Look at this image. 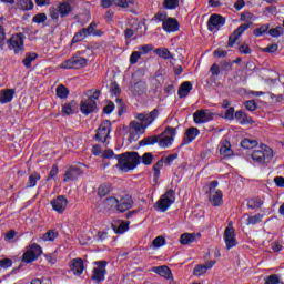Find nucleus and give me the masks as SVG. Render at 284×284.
Instances as JSON below:
<instances>
[{
  "label": "nucleus",
  "mask_w": 284,
  "mask_h": 284,
  "mask_svg": "<svg viewBox=\"0 0 284 284\" xmlns=\"http://www.w3.org/2000/svg\"><path fill=\"white\" fill-rule=\"evenodd\" d=\"M133 91H135L136 94H141V92H144V91H145V83H143V82H136V83L133 85Z\"/></svg>",
  "instance_id": "052dcab7"
},
{
  "label": "nucleus",
  "mask_w": 284,
  "mask_h": 284,
  "mask_svg": "<svg viewBox=\"0 0 284 284\" xmlns=\"http://www.w3.org/2000/svg\"><path fill=\"white\" fill-rule=\"evenodd\" d=\"M209 201L213 207H219V205H223V192L220 191L217 193H212L209 195Z\"/></svg>",
  "instance_id": "a878e982"
},
{
  "label": "nucleus",
  "mask_w": 284,
  "mask_h": 284,
  "mask_svg": "<svg viewBox=\"0 0 284 284\" xmlns=\"http://www.w3.org/2000/svg\"><path fill=\"white\" fill-rule=\"evenodd\" d=\"M59 236V231L57 230H49L47 233L42 235V241H54Z\"/></svg>",
  "instance_id": "f704fd0d"
},
{
  "label": "nucleus",
  "mask_w": 284,
  "mask_h": 284,
  "mask_svg": "<svg viewBox=\"0 0 284 284\" xmlns=\"http://www.w3.org/2000/svg\"><path fill=\"white\" fill-rule=\"evenodd\" d=\"M274 156V151L265 144L260 145V150H255L252 153V159L255 163H265V161H271Z\"/></svg>",
  "instance_id": "0eeeda50"
},
{
  "label": "nucleus",
  "mask_w": 284,
  "mask_h": 284,
  "mask_svg": "<svg viewBox=\"0 0 284 284\" xmlns=\"http://www.w3.org/2000/svg\"><path fill=\"white\" fill-rule=\"evenodd\" d=\"M0 267H12V260L10 258H2L0 260Z\"/></svg>",
  "instance_id": "338daca9"
},
{
  "label": "nucleus",
  "mask_w": 284,
  "mask_h": 284,
  "mask_svg": "<svg viewBox=\"0 0 284 284\" xmlns=\"http://www.w3.org/2000/svg\"><path fill=\"white\" fill-rule=\"evenodd\" d=\"M104 207L106 210H119V200L116 197H106L104 200Z\"/></svg>",
  "instance_id": "2f4dec72"
},
{
  "label": "nucleus",
  "mask_w": 284,
  "mask_h": 284,
  "mask_svg": "<svg viewBox=\"0 0 284 284\" xmlns=\"http://www.w3.org/2000/svg\"><path fill=\"white\" fill-rule=\"evenodd\" d=\"M232 145L230 144L229 141L222 142V145L220 148V154L221 156H224V159H227V156H232Z\"/></svg>",
  "instance_id": "c85d7f7f"
},
{
  "label": "nucleus",
  "mask_w": 284,
  "mask_h": 284,
  "mask_svg": "<svg viewBox=\"0 0 284 284\" xmlns=\"http://www.w3.org/2000/svg\"><path fill=\"white\" fill-rule=\"evenodd\" d=\"M73 104H74V102L64 104L62 106L63 114H74V109H72Z\"/></svg>",
  "instance_id": "bf43d9fd"
},
{
  "label": "nucleus",
  "mask_w": 284,
  "mask_h": 284,
  "mask_svg": "<svg viewBox=\"0 0 284 284\" xmlns=\"http://www.w3.org/2000/svg\"><path fill=\"white\" fill-rule=\"evenodd\" d=\"M97 22H91L88 28H83V32L87 34V37H103V31L97 30Z\"/></svg>",
  "instance_id": "5701e85b"
},
{
  "label": "nucleus",
  "mask_w": 284,
  "mask_h": 284,
  "mask_svg": "<svg viewBox=\"0 0 284 284\" xmlns=\"http://www.w3.org/2000/svg\"><path fill=\"white\" fill-rule=\"evenodd\" d=\"M158 141H159L158 135L149 136V138H144L142 141H140V145H154V143H158Z\"/></svg>",
  "instance_id": "ea45409f"
},
{
  "label": "nucleus",
  "mask_w": 284,
  "mask_h": 284,
  "mask_svg": "<svg viewBox=\"0 0 284 284\" xmlns=\"http://www.w3.org/2000/svg\"><path fill=\"white\" fill-rule=\"evenodd\" d=\"M165 245V237L158 236L153 240V247H163Z\"/></svg>",
  "instance_id": "4d7b16f0"
},
{
  "label": "nucleus",
  "mask_w": 284,
  "mask_h": 284,
  "mask_svg": "<svg viewBox=\"0 0 284 284\" xmlns=\"http://www.w3.org/2000/svg\"><path fill=\"white\" fill-rule=\"evenodd\" d=\"M16 91L13 89H7L0 91V103H10L14 99Z\"/></svg>",
  "instance_id": "b1692460"
},
{
  "label": "nucleus",
  "mask_w": 284,
  "mask_h": 284,
  "mask_svg": "<svg viewBox=\"0 0 284 284\" xmlns=\"http://www.w3.org/2000/svg\"><path fill=\"white\" fill-rule=\"evenodd\" d=\"M194 241H196L195 233H184L180 237V243L182 245H190V243H194Z\"/></svg>",
  "instance_id": "7c9ffc66"
},
{
  "label": "nucleus",
  "mask_w": 284,
  "mask_h": 284,
  "mask_svg": "<svg viewBox=\"0 0 284 284\" xmlns=\"http://www.w3.org/2000/svg\"><path fill=\"white\" fill-rule=\"evenodd\" d=\"M278 51V44L273 43L262 49V52H267L268 54H274V52Z\"/></svg>",
  "instance_id": "3c124183"
},
{
  "label": "nucleus",
  "mask_w": 284,
  "mask_h": 284,
  "mask_svg": "<svg viewBox=\"0 0 284 284\" xmlns=\"http://www.w3.org/2000/svg\"><path fill=\"white\" fill-rule=\"evenodd\" d=\"M278 283H281V278L276 274L270 275L265 278V284H278Z\"/></svg>",
  "instance_id": "09e8293b"
},
{
  "label": "nucleus",
  "mask_w": 284,
  "mask_h": 284,
  "mask_svg": "<svg viewBox=\"0 0 284 284\" xmlns=\"http://www.w3.org/2000/svg\"><path fill=\"white\" fill-rule=\"evenodd\" d=\"M250 28V24H241L234 32L229 37V48H234V43L241 39V34Z\"/></svg>",
  "instance_id": "f3484780"
},
{
  "label": "nucleus",
  "mask_w": 284,
  "mask_h": 284,
  "mask_svg": "<svg viewBox=\"0 0 284 284\" xmlns=\"http://www.w3.org/2000/svg\"><path fill=\"white\" fill-rule=\"evenodd\" d=\"M69 267L75 276H81V274H83V270H85L83 260L79 257L71 260Z\"/></svg>",
  "instance_id": "a211bd4d"
},
{
  "label": "nucleus",
  "mask_w": 284,
  "mask_h": 284,
  "mask_svg": "<svg viewBox=\"0 0 284 284\" xmlns=\"http://www.w3.org/2000/svg\"><path fill=\"white\" fill-rule=\"evenodd\" d=\"M192 92V82H183L178 91L180 99H185Z\"/></svg>",
  "instance_id": "cd10ccee"
},
{
  "label": "nucleus",
  "mask_w": 284,
  "mask_h": 284,
  "mask_svg": "<svg viewBox=\"0 0 284 284\" xmlns=\"http://www.w3.org/2000/svg\"><path fill=\"white\" fill-rule=\"evenodd\" d=\"M38 57L39 55L37 53H27L26 58L22 60L24 68H31L32 61H37Z\"/></svg>",
  "instance_id": "72a5a7b5"
},
{
  "label": "nucleus",
  "mask_w": 284,
  "mask_h": 284,
  "mask_svg": "<svg viewBox=\"0 0 284 284\" xmlns=\"http://www.w3.org/2000/svg\"><path fill=\"white\" fill-rule=\"evenodd\" d=\"M115 159L118 160L116 168L121 172H130V170H134L141 163V156L138 152H126L115 155Z\"/></svg>",
  "instance_id": "f03ea898"
},
{
  "label": "nucleus",
  "mask_w": 284,
  "mask_h": 284,
  "mask_svg": "<svg viewBox=\"0 0 284 284\" xmlns=\"http://www.w3.org/2000/svg\"><path fill=\"white\" fill-rule=\"evenodd\" d=\"M51 205L52 209L58 212V214H63V212H65V207H68V199H65L63 195H60L51 201Z\"/></svg>",
  "instance_id": "dca6fc26"
},
{
  "label": "nucleus",
  "mask_w": 284,
  "mask_h": 284,
  "mask_svg": "<svg viewBox=\"0 0 284 284\" xmlns=\"http://www.w3.org/2000/svg\"><path fill=\"white\" fill-rule=\"evenodd\" d=\"M110 184H102L99 186L98 189V194L99 196H108V194H110Z\"/></svg>",
  "instance_id": "79ce46f5"
},
{
  "label": "nucleus",
  "mask_w": 284,
  "mask_h": 284,
  "mask_svg": "<svg viewBox=\"0 0 284 284\" xmlns=\"http://www.w3.org/2000/svg\"><path fill=\"white\" fill-rule=\"evenodd\" d=\"M59 12L60 17L64 19V17H68L72 13V0H67L64 2H61L59 6Z\"/></svg>",
  "instance_id": "4be33fe9"
},
{
  "label": "nucleus",
  "mask_w": 284,
  "mask_h": 284,
  "mask_svg": "<svg viewBox=\"0 0 284 284\" xmlns=\"http://www.w3.org/2000/svg\"><path fill=\"white\" fill-rule=\"evenodd\" d=\"M235 119L242 125H247L248 123H252V118L247 116V113H245L243 111H237L235 113Z\"/></svg>",
  "instance_id": "c756f323"
},
{
  "label": "nucleus",
  "mask_w": 284,
  "mask_h": 284,
  "mask_svg": "<svg viewBox=\"0 0 284 284\" xmlns=\"http://www.w3.org/2000/svg\"><path fill=\"white\" fill-rule=\"evenodd\" d=\"M152 272L159 274V276H163V278H172V271L168 266H155L152 268Z\"/></svg>",
  "instance_id": "393cba45"
},
{
  "label": "nucleus",
  "mask_w": 284,
  "mask_h": 284,
  "mask_svg": "<svg viewBox=\"0 0 284 284\" xmlns=\"http://www.w3.org/2000/svg\"><path fill=\"white\" fill-rule=\"evenodd\" d=\"M48 16L45 13H38L33 17V23H45Z\"/></svg>",
  "instance_id": "8fccbe9b"
},
{
  "label": "nucleus",
  "mask_w": 284,
  "mask_h": 284,
  "mask_svg": "<svg viewBox=\"0 0 284 284\" xmlns=\"http://www.w3.org/2000/svg\"><path fill=\"white\" fill-rule=\"evenodd\" d=\"M225 26V18L219 14H212L207 22V28L210 32H219L221 28Z\"/></svg>",
  "instance_id": "ddd939ff"
},
{
  "label": "nucleus",
  "mask_w": 284,
  "mask_h": 284,
  "mask_svg": "<svg viewBox=\"0 0 284 284\" xmlns=\"http://www.w3.org/2000/svg\"><path fill=\"white\" fill-rule=\"evenodd\" d=\"M85 37H88L85 34V32H83V29H81L78 33H75V36L73 37V41H83V39H85Z\"/></svg>",
  "instance_id": "0e129e2a"
},
{
  "label": "nucleus",
  "mask_w": 284,
  "mask_h": 284,
  "mask_svg": "<svg viewBox=\"0 0 284 284\" xmlns=\"http://www.w3.org/2000/svg\"><path fill=\"white\" fill-rule=\"evenodd\" d=\"M9 48L13 50L14 54H19V52H23V33H17L11 37L9 40Z\"/></svg>",
  "instance_id": "f8f14e48"
},
{
  "label": "nucleus",
  "mask_w": 284,
  "mask_h": 284,
  "mask_svg": "<svg viewBox=\"0 0 284 284\" xmlns=\"http://www.w3.org/2000/svg\"><path fill=\"white\" fill-rule=\"evenodd\" d=\"M154 49V47H152L151 44H145L139 48V51L141 52V54H148L149 52H152V50Z\"/></svg>",
  "instance_id": "e2e57ef3"
},
{
  "label": "nucleus",
  "mask_w": 284,
  "mask_h": 284,
  "mask_svg": "<svg viewBox=\"0 0 284 284\" xmlns=\"http://www.w3.org/2000/svg\"><path fill=\"white\" fill-rule=\"evenodd\" d=\"M141 161L144 165H152V161H154V155H152V153H144L142 158H140V163Z\"/></svg>",
  "instance_id": "a19ab883"
},
{
  "label": "nucleus",
  "mask_w": 284,
  "mask_h": 284,
  "mask_svg": "<svg viewBox=\"0 0 284 284\" xmlns=\"http://www.w3.org/2000/svg\"><path fill=\"white\" fill-rule=\"evenodd\" d=\"M82 174H83V171H81L80 168L71 166L64 173V183H68V181H77Z\"/></svg>",
  "instance_id": "aec40b11"
},
{
  "label": "nucleus",
  "mask_w": 284,
  "mask_h": 284,
  "mask_svg": "<svg viewBox=\"0 0 284 284\" xmlns=\"http://www.w3.org/2000/svg\"><path fill=\"white\" fill-rule=\"evenodd\" d=\"M159 116V110L154 109L151 112L135 113L134 119L129 123V141H139L141 134H145V130L154 123Z\"/></svg>",
  "instance_id": "f257e3e1"
},
{
  "label": "nucleus",
  "mask_w": 284,
  "mask_h": 284,
  "mask_svg": "<svg viewBox=\"0 0 284 284\" xmlns=\"http://www.w3.org/2000/svg\"><path fill=\"white\" fill-rule=\"evenodd\" d=\"M244 106L250 112H254L256 110V108H258V105L256 104V102L254 100H248V101L244 102Z\"/></svg>",
  "instance_id": "603ef678"
},
{
  "label": "nucleus",
  "mask_w": 284,
  "mask_h": 284,
  "mask_svg": "<svg viewBox=\"0 0 284 284\" xmlns=\"http://www.w3.org/2000/svg\"><path fill=\"white\" fill-rule=\"evenodd\" d=\"M241 145L244 150H252L258 145V142H256V140L244 139L242 140Z\"/></svg>",
  "instance_id": "c9c22d12"
},
{
  "label": "nucleus",
  "mask_w": 284,
  "mask_h": 284,
  "mask_svg": "<svg viewBox=\"0 0 284 284\" xmlns=\"http://www.w3.org/2000/svg\"><path fill=\"white\" fill-rule=\"evenodd\" d=\"M199 134H201V131H199L197 128H194V126L189 128L185 132V138L182 141V145H187L192 143V141H194V139H196Z\"/></svg>",
  "instance_id": "412c9836"
},
{
  "label": "nucleus",
  "mask_w": 284,
  "mask_h": 284,
  "mask_svg": "<svg viewBox=\"0 0 284 284\" xmlns=\"http://www.w3.org/2000/svg\"><path fill=\"white\" fill-rule=\"evenodd\" d=\"M181 3V0H164L163 6L165 10H176Z\"/></svg>",
  "instance_id": "e433bc0d"
},
{
  "label": "nucleus",
  "mask_w": 284,
  "mask_h": 284,
  "mask_svg": "<svg viewBox=\"0 0 284 284\" xmlns=\"http://www.w3.org/2000/svg\"><path fill=\"white\" fill-rule=\"evenodd\" d=\"M161 168H163V160H159L154 165L153 170L155 172V176H159L161 174Z\"/></svg>",
  "instance_id": "680f3d73"
},
{
  "label": "nucleus",
  "mask_w": 284,
  "mask_h": 284,
  "mask_svg": "<svg viewBox=\"0 0 284 284\" xmlns=\"http://www.w3.org/2000/svg\"><path fill=\"white\" fill-rule=\"evenodd\" d=\"M216 187H219V181L215 180L209 183V195L221 192V190H217Z\"/></svg>",
  "instance_id": "de8ad7c7"
},
{
  "label": "nucleus",
  "mask_w": 284,
  "mask_h": 284,
  "mask_svg": "<svg viewBox=\"0 0 284 284\" xmlns=\"http://www.w3.org/2000/svg\"><path fill=\"white\" fill-rule=\"evenodd\" d=\"M114 6L122 8V10H129V8L136 6V0H114Z\"/></svg>",
  "instance_id": "bb28decb"
},
{
  "label": "nucleus",
  "mask_w": 284,
  "mask_h": 284,
  "mask_svg": "<svg viewBox=\"0 0 284 284\" xmlns=\"http://www.w3.org/2000/svg\"><path fill=\"white\" fill-rule=\"evenodd\" d=\"M128 230H130V222H122L119 226H118V234H124V232H128Z\"/></svg>",
  "instance_id": "6e6d98bb"
},
{
  "label": "nucleus",
  "mask_w": 284,
  "mask_h": 284,
  "mask_svg": "<svg viewBox=\"0 0 284 284\" xmlns=\"http://www.w3.org/2000/svg\"><path fill=\"white\" fill-rule=\"evenodd\" d=\"M239 50H240L241 54H251L252 53V49H250L248 44L240 45Z\"/></svg>",
  "instance_id": "69168bd1"
},
{
  "label": "nucleus",
  "mask_w": 284,
  "mask_h": 284,
  "mask_svg": "<svg viewBox=\"0 0 284 284\" xmlns=\"http://www.w3.org/2000/svg\"><path fill=\"white\" fill-rule=\"evenodd\" d=\"M174 136H176V129L168 126L162 135H158L160 148H170L172 141H174Z\"/></svg>",
  "instance_id": "1a4fd4ad"
},
{
  "label": "nucleus",
  "mask_w": 284,
  "mask_h": 284,
  "mask_svg": "<svg viewBox=\"0 0 284 284\" xmlns=\"http://www.w3.org/2000/svg\"><path fill=\"white\" fill-rule=\"evenodd\" d=\"M111 94H114V97H118V94H121V87L116 82L111 83L110 88Z\"/></svg>",
  "instance_id": "13d9d810"
},
{
  "label": "nucleus",
  "mask_w": 284,
  "mask_h": 284,
  "mask_svg": "<svg viewBox=\"0 0 284 284\" xmlns=\"http://www.w3.org/2000/svg\"><path fill=\"white\" fill-rule=\"evenodd\" d=\"M212 119H214V113L207 109L199 110L193 114L194 123H207L212 121Z\"/></svg>",
  "instance_id": "2eb2a0df"
},
{
  "label": "nucleus",
  "mask_w": 284,
  "mask_h": 284,
  "mask_svg": "<svg viewBox=\"0 0 284 284\" xmlns=\"http://www.w3.org/2000/svg\"><path fill=\"white\" fill-rule=\"evenodd\" d=\"M134 205V201L132 196L124 195L120 200H118V212H128L130 207Z\"/></svg>",
  "instance_id": "6ab92c4d"
},
{
  "label": "nucleus",
  "mask_w": 284,
  "mask_h": 284,
  "mask_svg": "<svg viewBox=\"0 0 284 284\" xmlns=\"http://www.w3.org/2000/svg\"><path fill=\"white\" fill-rule=\"evenodd\" d=\"M22 10H32L34 8V2L32 0H19Z\"/></svg>",
  "instance_id": "37998d69"
},
{
  "label": "nucleus",
  "mask_w": 284,
  "mask_h": 284,
  "mask_svg": "<svg viewBox=\"0 0 284 284\" xmlns=\"http://www.w3.org/2000/svg\"><path fill=\"white\" fill-rule=\"evenodd\" d=\"M139 59H141V52L140 51H134L130 55V64L134 65L135 63H139Z\"/></svg>",
  "instance_id": "864d4df0"
},
{
  "label": "nucleus",
  "mask_w": 284,
  "mask_h": 284,
  "mask_svg": "<svg viewBox=\"0 0 284 284\" xmlns=\"http://www.w3.org/2000/svg\"><path fill=\"white\" fill-rule=\"evenodd\" d=\"M37 181H41V174L34 172L29 176L27 187H34L37 185Z\"/></svg>",
  "instance_id": "4c0bfd02"
},
{
  "label": "nucleus",
  "mask_w": 284,
  "mask_h": 284,
  "mask_svg": "<svg viewBox=\"0 0 284 284\" xmlns=\"http://www.w3.org/2000/svg\"><path fill=\"white\" fill-rule=\"evenodd\" d=\"M207 272V267L205 265L196 266L193 271L194 276H202V274H205Z\"/></svg>",
  "instance_id": "5fc2aeb1"
},
{
  "label": "nucleus",
  "mask_w": 284,
  "mask_h": 284,
  "mask_svg": "<svg viewBox=\"0 0 284 284\" xmlns=\"http://www.w3.org/2000/svg\"><path fill=\"white\" fill-rule=\"evenodd\" d=\"M224 243L226 245V250H232V247H236L239 244L236 242V233L234 231V226L232 222H229L225 231H224Z\"/></svg>",
  "instance_id": "9d476101"
},
{
  "label": "nucleus",
  "mask_w": 284,
  "mask_h": 284,
  "mask_svg": "<svg viewBox=\"0 0 284 284\" xmlns=\"http://www.w3.org/2000/svg\"><path fill=\"white\" fill-rule=\"evenodd\" d=\"M274 183L277 185V187H284V178L283 176L274 178Z\"/></svg>",
  "instance_id": "774afa93"
},
{
  "label": "nucleus",
  "mask_w": 284,
  "mask_h": 284,
  "mask_svg": "<svg viewBox=\"0 0 284 284\" xmlns=\"http://www.w3.org/2000/svg\"><path fill=\"white\" fill-rule=\"evenodd\" d=\"M55 93H57V97H59V99H68L70 94V90H68L65 85L59 84L55 89Z\"/></svg>",
  "instance_id": "473e14b6"
},
{
  "label": "nucleus",
  "mask_w": 284,
  "mask_h": 284,
  "mask_svg": "<svg viewBox=\"0 0 284 284\" xmlns=\"http://www.w3.org/2000/svg\"><path fill=\"white\" fill-rule=\"evenodd\" d=\"M111 128H112V123H110V120L102 121V123L97 130V134H95L97 141H102V143H105V141H108V136H110Z\"/></svg>",
  "instance_id": "9b49d317"
},
{
  "label": "nucleus",
  "mask_w": 284,
  "mask_h": 284,
  "mask_svg": "<svg viewBox=\"0 0 284 284\" xmlns=\"http://www.w3.org/2000/svg\"><path fill=\"white\" fill-rule=\"evenodd\" d=\"M101 95V91L99 90H88L87 91V99L82 100L80 103V112L82 114H92V112H97V101Z\"/></svg>",
  "instance_id": "7ed1b4c3"
},
{
  "label": "nucleus",
  "mask_w": 284,
  "mask_h": 284,
  "mask_svg": "<svg viewBox=\"0 0 284 284\" xmlns=\"http://www.w3.org/2000/svg\"><path fill=\"white\" fill-rule=\"evenodd\" d=\"M263 221V215L262 214H256L247 220V225H256V223H261Z\"/></svg>",
  "instance_id": "49530a36"
},
{
  "label": "nucleus",
  "mask_w": 284,
  "mask_h": 284,
  "mask_svg": "<svg viewBox=\"0 0 284 284\" xmlns=\"http://www.w3.org/2000/svg\"><path fill=\"white\" fill-rule=\"evenodd\" d=\"M174 201H176L174 191L169 190L156 202L155 209L158 210V212H168V210H170L171 205H173Z\"/></svg>",
  "instance_id": "39448f33"
},
{
  "label": "nucleus",
  "mask_w": 284,
  "mask_h": 284,
  "mask_svg": "<svg viewBox=\"0 0 284 284\" xmlns=\"http://www.w3.org/2000/svg\"><path fill=\"white\" fill-rule=\"evenodd\" d=\"M154 19L163 22L162 28L165 32H179V20L175 18H169L168 13H158Z\"/></svg>",
  "instance_id": "20e7f679"
},
{
  "label": "nucleus",
  "mask_w": 284,
  "mask_h": 284,
  "mask_svg": "<svg viewBox=\"0 0 284 284\" xmlns=\"http://www.w3.org/2000/svg\"><path fill=\"white\" fill-rule=\"evenodd\" d=\"M268 34L275 38L283 36L284 34L283 27H276V28L270 29Z\"/></svg>",
  "instance_id": "c03bdc74"
},
{
  "label": "nucleus",
  "mask_w": 284,
  "mask_h": 284,
  "mask_svg": "<svg viewBox=\"0 0 284 284\" xmlns=\"http://www.w3.org/2000/svg\"><path fill=\"white\" fill-rule=\"evenodd\" d=\"M95 265L98 267L93 268L92 280L97 283H101L105 281V274H108V271L105 270V265H108L106 262H95Z\"/></svg>",
  "instance_id": "4468645a"
},
{
  "label": "nucleus",
  "mask_w": 284,
  "mask_h": 284,
  "mask_svg": "<svg viewBox=\"0 0 284 284\" xmlns=\"http://www.w3.org/2000/svg\"><path fill=\"white\" fill-rule=\"evenodd\" d=\"M155 54H158V57H161V59H172V53H170V50H168L166 48L155 49Z\"/></svg>",
  "instance_id": "58836bf2"
},
{
  "label": "nucleus",
  "mask_w": 284,
  "mask_h": 284,
  "mask_svg": "<svg viewBox=\"0 0 284 284\" xmlns=\"http://www.w3.org/2000/svg\"><path fill=\"white\" fill-rule=\"evenodd\" d=\"M60 11H59V7H51L49 9V17H51V19H53V21H59V16H60Z\"/></svg>",
  "instance_id": "a18cd8bd"
},
{
  "label": "nucleus",
  "mask_w": 284,
  "mask_h": 284,
  "mask_svg": "<svg viewBox=\"0 0 284 284\" xmlns=\"http://www.w3.org/2000/svg\"><path fill=\"white\" fill-rule=\"evenodd\" d=\"M41 254H43L41 246H39L37 243H33L23 253L22 261L23 263H32L33 261H37Z\"/></svg>",
  "instance_id": "6e6552de"
},
{
  "label": "nucleus",
  "mask_w": 284,
  "mask_h": 284,
  "mask_svg": "<svg viewBox=\"0 0 284 284\" xmlns=\"http://www.w3.org/2000/svg\"><path fill=\"white\" fill-rule=\"evenodd\" d=\"M88 65V59L80 57L79 54L73 55L69 60L60 64L61 70H81Z\"/></svg>",
  "instance_id": "423d86ee"
}]
</instances>
